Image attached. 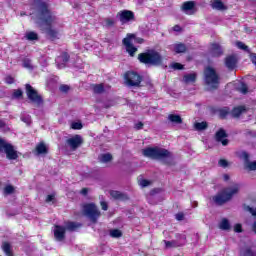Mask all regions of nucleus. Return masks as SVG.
I'll return each instance as SVG.
<instances>
[{"label": "nucleus", "instance_id": "obj_1", "mask_svg": "<svg viewBox=\"0 0 256 256\" xmlns=\"http://www.w3.org/2000/svg\"><path fill=\"white\" fill-rule=\"evenodd\" d=\"M35 8L33 12V18L35 19L36 25L40 27H48L46 29V34L52 41L58 39L59 32L51 28V25L57 22V17L53 15L51 9H49V4L41 0H34Z\"/></svg>", "mask_w": 256, "mask_h": 256}, {"label": "nucleus", "instance_id": "obj_2", "mask_svg": "<svg viewBox=\"0 0 256 256\" xmlns=\"http://www.w3.org/2000/svg\"><path fill=\"white\" fill-rule=\"evenodd\" d=\"M142 155L149 159H156L157 161H165V159H173V154L165 148L149 147L142 150Z\"/></svg>", "mask_w": 256, "mask_h": 256}, {"label": "nucleus", "instance_id": "obj_3", "mask_svg": "<svg viewBox=\"0 0 256 256\" xmlns=\"http://www.w3.org/2000/svg\"><path fill=\"white\" fill-rule=\"evenodd\" d=\"M239 189V184H235L232 187L224 189L222 192L213 197L214 203H216V205H225V203H228V201L233 199L234 195L239 193Z\"/></svg>", "mask_w": 256, "mask_h": 256}, {"label": "nucleus", "instance_id": "obj_4", "mask_svg": "<svg viewBox=\"0 0 256 256\" xmlns=\"http://www.w3.org/2000/svg\"><path fill=\"white\" fill-rule=\"evenodd\" d=\"M204 82L208 87L209 91H213L215 89H219V85L221 83V78L217 71L211 67H206L204 70Z\"/></svg>", "mask_w": 256, "mask_h": 256}, {"label": "nucleus", "instance_id": "obj_5", "mask_svg": "<svg viewBox=\"0 0 256 256\" xmlns=\"http://www.w3.org/2000/svg\"><path fill=\"white\" fill-rule=\"evenodd\" d=\"M82 213L84 217H87L91 223H97L99 217H101V211L97 205L93 203L84 204L82 206Z\"/></svg>", "mask_w": 256, "mask_h": 256}, {"label": "nucleus", "instance_id": "obj_6", "mask_svg": "<svg viewBox=\"0 0 256 256\" xmlns=\"http://www.w3.org/2000/svg\"><path fill=\"white\" fill-rule=\"evenodd\" d=\"M138 60L144 65H161V55L154 50L139 54Z\"/></svg>", "mask_w": 256, "mask_h": 256}, {"label": "nucleus", "instance_id": "obj_7", "mask_svg": "<svg viewBox=\"0 0 256 256\" xmlns=\"http://www.w3.org/2000/svg\"><path fill=\"white\" fill-rule=\"evenodd\" d=\"M0 153H5L7 159H9L10 161H14L15 159H17V157H19L17 155L15 148L11 144H9L7 141L1 138H0Z\"/></svg>", "mask_w": 256, "mask_h": 256}, {"label": "nucleus", "instance_id": "obj_8", "mask_svg": "<svg viewBox=\"0 0 256 256\" xmlns=\"http://www.w3.org/2000/svg\"><path fill=\"white\" fill-rule=\"evenodd\" d=\"M124 81L128 87H139L143 78L137 72L130 71L124 75Z\"/></svg>", "mask_w": 256, "mask_h": 256}, {"label": "nucleus", "instance_id": "obj_9", "mask_svg": "<svg viewBox=\"0 0 256 256\" xmlns=\"http://www.w3.org/2000/svg\"><path fill=\"white\" fill-rule=\"evenodd\" d=\"M236 157H238V159L244 162L245 169H248V171H256V161H249L251 155H249L247 151H236Z\"/></svg>", "mask_w": 256, "mask_h": 256}, {"label": "nucleus", "instance_id": "obj_10", "mask_svg": "<svg viewBox=\"0 0 256 256\" xmlns=\"http://www.w3.org/2000/svg\"><path fill=\"white\" fill-rule=\"evenodd\" d=\"M26 95L32 103L36 105H41L43 103V98L37 93V90L33 88L30 84H26Z\"/></svg>", "mask_w": 256, "mask_h": 256}, {"label": "nucleus", "instance_id": "obj_11", "mask_svg": "<svg viewBox=\"0 0 256 256\" xmlns=\"http://www.w3.org/2000/svg\"><path fill=\"white\" fill-rule=\"evenodd\" d=\"M116 17L119 19L122 25L130 23V21H135V13H133L131 10H122L117 13Z\"/></svg>", "mask_w": 256, "mask_h": 256}, {"label": "nucleus", "instance_id": "obj_12", "mask_svg": "<svg viewBox=\"0 0 256 256\" xmlns=\"http://www.w3.org/2000/svg\"><path fill=\"white\" fill-rule=\"evenodd\" d=\"M123 45L126 47V51L130 57H135L137 47L133 45V34H127L126 38L123 39Z\"/></svg>", "mask_w": 256, "mask_h": 256}, {"label": "nucleus", "instance_id": "obj_13", "mask_svg": "<svg viewBox=\"0 0 256 256\" xmlns=\"http://www.w3.org/2000/svg\"><path fill=\"white\" fill-rule=\"evenodd\" d=\"M67 145H69L72 151H75L79 149L81 145H83V137H81V135H75L72 138L67 140Z\"/></svg>", "mask_w": 256, "mask_h": 256}, {"label": "nucleus", "instance_id": "obj_14", "mask_svg": "<svg viewBox=\"0 0 256 256\" xmlns=\"http://www.w3.org/2000/svg\"><path fill=\"white\" fill-rule=\"evenodd\" d=\"M215 139L218 141V143H222L224 147L226 145H229V140L227 139V132L223 128H220L216 134H215Z\"/></svg>", "mask_w": 256, "mask_h": 256}, {"label": "nucleus", "instance_id": "obj_15", "mask_svg": "<svg viewBox=\"0 0 256 256\" xmlns=\"http://www.w3.org/2000/svg\"><path fill=\"white\" fill-rule=\"evenodd\" d=\"M67 63H69V54L65 52L56 58V65L58 69H65V67H67Z\"/></svg>", "mask_w": 256, "mask_h": 256}, {"label": "nucleus", "instance_id": "obj_16", "mask_svg": "<svg viewBox=\"0 0 256 256\" xmlns=\"http://www.w3.org/2000/svg\"><path fill=\"white\" fill-rule=\"evenodd\" d=\"M236 47H238V49H241L242 51H246V53H249L252 63L256 65V54L251 53V51L249 50V46L245 45V43L241 41H237Z\"/></svg>", "mask_w": 256, "mask_h": 256}, {"label": "nucleus", "instance_id": "obj_17", "mask_svg": "<svg viewBox=\"0 0 256 256\" xmlns=\"http://www.w3.org/2000/svg\"><path fill=\"white\" fill-rule=\"evenodd\" d=\"M65 227L56 225L54 226V237L56 241H63L65 239Z\"/></svg>", "mask_w": 256, "mask_h": 256}, {"label": "nucleus", "instance_id": "obj_18", "mask_svg": "<svg viewBox=\"0 0 256 256\" xmlns=\"http://www.w3.org/2000/svg\"><path fill=\"white\" fill-rule=\"evenodd\" d=\"M225 66L227 67V69H229L230 71H233V69H235V67H237V57L231 55V56H227L225 58Z\"/></svg>", "mask_w": 256, "mask_h": 256}, {"label": "nucleus", "instance_id": "obj_19", "mask_svg": "<svg viewBox=\"0 0 256 256\" xmlns=\"http://www.w3.org/2000/svg\"><path fill=\"white\" fill-rule=\"evenodd\" d=\"M212 57H221L223 55V48L217 43H213L210 48Z\"/></svg>", "mask_w": 256, "mask_h": 256}, {"label": "nucleus", "instance_id": "obj_20", "mask_svg": "<svg viewBox=\"0 0 256 256\" xmlns=\"http://www.w3.org/2000/svg\"><path fill=\"white\" fill-rule=\"evenodd\" d=\"M193 9H195V2L187 1L182 5V11L186 13V15H193Z\"/></svg>", "mask_w": 256, "mask_h": 256}, {"label": "nucleus", "instance_id": "obj_21", "mask_svg": "<svg viewBox=\"0 0 256 256\" xmlns=\"http://www.w3.org/2000/svg\"><path fill=\"white\" fill-rule=\"evenodd\" d=\"M110 195H111V197H113V199H118V201H126V199H129L127 194H125L123 192H119L117 190H112L110 192Z\"/></svg>", "mask_w": 256, "mask_h": 256}, {"label": "nucleus", "instance_id": "obj_22", "mask_svg": "<svg viewBox=\"0 0 256 256\" xmlns=\"http://www.w3.org/2000/svg\"><path fill=\"white\" fill-rule=\"evenodd\" d=\"M245 111H246L245 106H237L234 109H232L231 115L234 118H239L241 117V115H243V113H245Z\"/></svg>", "mask_w": 256, "mask_h": 256}, {"label": "nucleus", "instance_id": "obj_23", "mask_svg": "<svg viewBox=\"0 0 256 256\" xmlns=\"http://www.w3.org/2000/svg\"><path fill=\"white\" fill-rule=\"evenodd\" d=\"M212 9H216L217 11H225L227 7H225V4L221 2V0H213L211 3Z\"/></svg>", "mask_w": 256, "mask_h": 256}, {"label": "nucleus", "instance_id": "obj_24", "mask_svg": "<svg viewBox=\"0 0 256 256\" xmlns=\"http://www.w3.org/2000/svg\"><path fill=\"white\" fill-rule=\"evenodd\" d=\"M172 49L175 51V53H185V51H187V46H185L183 43H178L173 44Z\"/></svg>", "mask_w": 256, "mask_h": 256}, {"label": "nucleus", "instance_id": "obj_25", "mask_svg": "<svg viewBox=\"0 0 256 256\" xmlns=\"http://www.w3.org/2000/svg\"><path fill=\"white\" fill-rule=\"evenodd\" d=\"M79 227H81V223L67 222L64 229H66V231H77Z\"/></svg>", "mask_w": 256, "mask_h": 256}, {"label": "nucleus", "instance_id": "obj_26", "mask_svg": "<svg viewBox=\"0 0 256 256\" xmlns=\"http://www.w3.org/2000/svg\"><path fill=\"white\" fill-rule=\"evenodd\" d=\"M197 80V74L196 73H190V74H186L183 77V81L184 83H195V81Z\"/></svg>", "mask_w": 256, "mask_h": 256}, {"label": "nucleus", "instance_id": "obj_27", "mask_svg": "<svg viewBox=\"0 0 256 256\" xmlns=\"http://www.w3.org/2000/svg\"><path fill=\"white\" fill-rule=\"evenodd\" d=\"M219 229L222 231H229L231 229V224L227 218H223L219 223Z\"/></svg>", "mask_w": 256, "mask_h": 256}, {"label": "nucleus", "instance_id": "obj_28", "mask_svg": "<svg viewBox=\"0 0 256 256\" xmlns=\"http://www.w3.org/2000/svg\"><path fill=\"white\" fill-rule=\"evenodd\" d=\"M168 120H170L171 123H176V125H181V123H183V119L177 114L168 115Z\"/></svg>", "mask_w": 256, "mask_h": 256}, {"label": "nucleus", "instance_id": "obj_29", "mask_svg": "<svg viewBox=\"0 0 256 256\" xmlns=\"http://www.w3.org/2000/svg\"><path fill=\"white\" fill-rule=\"evenodd\" d=\"M2 251L6 256H13V252L11 251V244H9V242L2 243Z\"/></svg>", "mask_w": 256, "mask_h": 256}, {"label": "nucleus", "instance_id": "obj_30", "mask_svg": "<svg viewBox=\"0 0 256 256\" xmlns=\"http://www.w3.org/2000/svg\"><path fill=\"white\" fill-rule=\"evenodd\" d=\"M37 155H47V146L44 143H39L36 146Z\"/></svg>", "mask_w": 256, "mask_h": 256}, {"label": "nucleus", "instance_id": "obj_31", "mask_svg": "<svg viewBox=\"0 0 256 256\" xmlns=\"http://www.w3.org/2000/svg\"><path fill=\"white\" fill-rule=\"evenodd\" d=\"M25 38L27 41H37V39H39V35L34 31H30L25 34Z\"/></svg>", "mask_w": 256, "mask_h": 256}, {"label": "nucleus", "instance_id": "obj_32", "mask_svg": "<svg viewBox=\"0 0 256 256\" xmlns=\"http://www.w3.org/2000/svg\"><path fill=\"white\" fill-rule=\"evenodd\" d=\"M98 159L100 163H109V161L113 159V156L109 153H106V154H101Z\"/></svg>", "mask_w": 256, "mask_h": 256}, {"label": "nucleus", "instance_id": "obj_33", "mask_svg": "<svg viewBox=\"0 0 256 256\" xmlns=\"http://www.w3.org/2000/svg\"><path fill=\"white\" fill-rule=\"evenodd\" d=\"M93 91L97 95H101V93H105V87L103 86V84H96L93 86Z\"/></svg>", "mask_w": 256, "mask_h": 256}, {"label": "nucleus", "instance_id": "obj_34", "mask_svg": "<svg viewBox=\"0 0 256 256\" xmlns=\"http://www.w3.org/2000/svg\"><path fill=\"white\" fill-rule=\"evenodd\" d=\"M194 129H196V131H205V129H207V122H196Z\"/></svg>", "mask_w": 256, "mask_h": 256}, {"label": "nucleus", "instance_id": "obj_35", "mask_svg": "<svg viewBox=\"0 0 256 256\" xmlns=\"http://www.w3.org/2000/svg\"><path fill=\"white\" fill-rule=\"evenodd\" d=\"M110 237L114 239H119V237H123V233L119 229L110 230Z\"/></svg>", "mask_w": 256, "mask_h": 256}, {"label": "nucleus", "instance_id": "obj_36", "mask_svg": "<svg viewBox=\"0 0 256 256\" xmlns=\"http://www.w3.org/2000/svg\"><path fill=\"white\" fill-rule=\"evenodd\" d=\"M237 91H239V93H242V95H247V85L245 83H240L239 86H237Z\"/></svg>", "mask_w": 256, "mask_h": 256}, {"label": "nucleus", "instance_id": "obj_37", "mask_svg": "<svg viewBox=\"0 0 256 256\" xmlns=\"http://www.w3.org/2000/svg\"><path fill=\"white\" fill-rule=\"evenodd\" d=\"M21 121H23V123H26V125H31V116L29 114L22 113Z\"/></svg>", "mask_w": 256, "mask_h": 256}, {"label": "nucleus", "instance_id": "obj_38", "mask_svg": "<svg viewBox=\"0 0 256 256\" xmlns=\"http://www.w3.org/2000/svg\"><path fill=\"white\" fill-rule=\"evenodd\" d=\"M164 243H165L166 249H171V247H179V244H177V241L175 240H172V241L164 240Z\"/></svg>", "mask_w": 256, "mask_h": 256}, {"label": "nucleus", "instance_id": "obj_39", "mask_svg": "<svg viewBox=\"0 0 256 256\" xmlns=\"http://www.w3.org/2000/svg\"><path fill=\"white\" fill-rule=\"evenodd\" d=\"M243 209H244V211H248V213H251V215H252L253 217H256V209H254V208L248 206L247 204H244V205H243Z\"/></svg>", "mask_w": 256, "mask_h": 256}, {"label": "nucleus", "instance_id": "obj_40", "mask_svg": "<svg viewBox=\"0 0 256 256\" xmlns=\"http://www.w3.org/2000/svg\"><path fill=\"white\" fill-rule=\"evenodd\" d=\"M229 115V108H222L219 110V116L221 117V119H225V117H227Z\"/></svg>", "mask_w": 256, "mask_h": 256}, {"label": "nucleus", "instance_id": "obj_41", "mask_svg": "<svg viewBox=\"0 0 256 256\" xmlns=\"http://www.w3.org/2000/svg\"><path fill=\"white\" fill-rule=\"evenodd\" d=\"M14 191H15V188L12 185H7L4 188V195H11L14 193Z\"/></svg>", "mask_w": 256, "mask_h": 256}, {"label": "nucleus", "instance_id": "obj_42", "mask_svg": "<svg viewBox=\"0 0 256 256\" xmlns=\"http://www.w3.org/2000/svg\"><path fill=\"white\" fill-rule=\"evenodd\" d=\"M242 256H255V253H253V250L251 248H246L245 250L241 251Z\"/></svg>", "mask_w": 256, "mask_h": 256}, {"label": "nucleus", "instance_id": "obj_43", "mask_svg": "<svg viewBox=\"0 0 256 256\" xmlns=\"http://www.w3.org/2000/svg\"><path fill=\"white\" fill-rule=\"evenodd\" d=\"M12 97L14 99H21V97H23V91H21V89L14 90Z\"/></svg>", "mask_w": 256, "mask_h": 256}, {"label": "nucleus", "instance_id": "obj_44", "mask_svg": "<svg viewBox=\"0 0 256 256\" xmlns=\"http://www.w3.org/2000/svg\"><path fill=\"white\" fill-rule=\"evenodd\" d=\"M71 129L81 130L83 129V124L81 122H73L71 124Z\"/></svg>", "mask_w": 256, "mask_h": 256}, {"label": "nucleus", "instance_id": "obj_45", "mask_svg": "<svg viewBox=\"0 0 256 256\" xmlns=\"http://www.w3.org/2000/svg\"><path fill=\"white\" fill-rule=\"evenodd\" d=\"M105 26L106 27H113L115 25V20L111 19V18H107L105 21Z\"/></svg>", "mask_w": 256, "mask_h": 256}, {"label": "nucleus", "instance_id": "obj_46", "mask_svg": "<svg viewBox=\"0 0 256 256\" xmlns=\"http://www.w3.org/2000/svg\"><path fill=\"white\" fill-rule=\"evenodd\" d=\"M23 67H25V69H33V65L31 64V60L26 59L23 61Z\"/></svg>", "mask_w": 256, "mask_h": 256}, {"label": "nucleus", "instance_id": "obj_47", "mask_svg": "<svg viewBox=\"0 0 256 256\" xmlns=\"http://www.w3.org/2000/svg\"><path fill=\"white\" fill-rule=\"evenodd\" d=\"M140 187H149L151 185V181L142 179L139 181Z\"/></svg>", "mask_w": 256, "mask_h": 256}, {"label": "nucleus", "instance_id": "obj_48", "mask_svg": "<svg viewBox=\"0 0 256 256\" xmlns=\"http://www.w3.org/2000/svg\"><path fill=\"white\" fill-rule=\"evenodd\" d=\"M145 40L143 38H137V36H135V34H133V38H132V43H144Z\"/></svg>", "mask_w": 256, "mask_h": 256}, {"label": "nucleus", "instance_id": "obj_49", "mask_svg": "<svg viewBox=\"0 0 256 256\" xmlns=\"http://www.w3.org/2000/svg\"><path fill=\"white\" fill-rule=\"evenodd\" d=\"M218 165L220 167H224L225 168V167H227V165H229V163L225 159H220L219 162H218Z\"/></svg>", "mask_w": 256, "mask_h": 256}, {"label": "nucleus", "instance_id": "obj_50", "mask_svg": "<svg viewBox=\"0 0 256 256\" xmlns=\"http://www.w3.org/2000/svg\"><path fill=\"white\" fill-rule=\"evenodd\" d=\"M172 69L181 70V69H183V64H180V63H173V64H172Z\"/></svg>", "mask_w": 256, "mask_h": 256}, {"label": "nucleus", "instance_id": "obj_51", "mask_svg": "<svg viewBox=\"0 0 256 256\" xmlns=\"http://www.w3.org/2000/svg\"><path fill=\"white\" fill-rule=\"evenodd\" d=\"M14 79H13V77H11V76H7L6 78H5V82L8 84V85H12V83H14Z\"/></svg>", "mask_w": 256, "mask_h": 256}, {"label": "nucleus", "instance_id": "obj_52", "mask_svg": "<svg viewBox=\"0 0 256 256\" xmlns=\"http://www.w3.org/2000/svg\"><path fill=\"white\" fill-rule=\"evenodd\" d=\"M234 231H235L236 233H241V232L243 231L241 224H236V225L234 226Z\"/></svg>", "mask_w": 256, "mask_h": 256}, {"label": "nucleus", "instance_id": "obj_53", "mask_svg": "<svg viewBox=\"0 0 256 256\" xmlns=\"http://www.w3.org/2000/svg\"><path fill=\"white\" fill-rule=\"evenodd\" d=\"M177 221H183V219L185 218V215L183 213H178L175 215Z\"/></svg>", "mask_w": 256, "mask_h": 256}, {"label": "nucleus", "instance_id": "obj_54", "mask_svg": "<svg viewBox=\"0 0 256 256\" xmlns=\"http://www.w3.org/2000/svg\"><path fill=\"white\" fill-rule=\"evenodd\" d=\"M60 91H62V93H67V91H69V86L61 85L60 86Z\"/></svg>", "mask_w": 256, "mask_h": 256}, {"label": "nucleus", "instance_id": "obj_55", "mask_svg": "<svg viewBox=\"0 0 256 256\" xmlns=\"http://www.w3.org/2000/svg\"><path fill=\"white\" fill-rule=\"evenodd\" d=\"M53 199H55V195L54 194H50L46 197V203H51V201H53Z\"/></svg>", "mask_w": 256, "mask_h": 256}, {"label": "nucleus", "instance_id": "obj_56", "mask_svg": "<svg viewBox=\"0 0 256 256\" xmlns=\"http://www.w3.org/2000/svg\"><path fill=\"white\" fill-rule=\"evenodd\" d=\"M135 129H137L138 131H139L140 129H143V122H138V123H136V124H135Z\"/></svg>", "mask_w": 256, "mask_h": 256}, {"label": "nucleus", "instance_id": "obj_57", "mask_svg": "<svg viewBox=\"0 0 256 256\" xmlns=\"http://www.w3.org/2000/svg\"><path fill=\"white\" fill-rule=\"evenodd\" d=\"M101 207H102V209H103V211H107V209H108V206H107V202H101Z\"/></svg>", "mask_w": 256, "mask_h": 256}, {"label": "nucleus", "instance_id": "obj_58", "mask_svg": "<svg viewBox=\"0 0 256 256\" xmlns=\"http://www.w3.org/2000/svg\"><path fill=\"white\" fill-rule=\"evenodd\" d=\"M172 29H173V31H175L176 33H179V31H181V26L175 25Z\"/></svg>", "mask_w": 256, "mask_h": 256}, {"label": "nucleus", "instance_id": "obj_59", "mask_svg": "<svg viewBox=\"0 0 256 256\" xmlns=\"http://www.w3.org/2000/svg\"><path fill=\"white\" fill-rule=\"evenodd\" d=\"M80 193L81 195H87V193H89V190L87 188H83Z\"/></svg>", "mask_w": 256, "mask_h": 256}, {"label": "nucleus", "instance_id": "obj_60", "mask_svg": "<svg viewBox=\"0 0 256 256\" xmlns=\"http://www.w3.org/2000/svg\"><path fill=\"white\" fill-rule=\"evenodd\" d=\"M223 178H224V181H229V175L228 174H224Z\"/></svg>", "mask_w": 256, "mask_h": 256}, {"label": "nucleus", "instance_id": "obj_61", "mask_svg": "<svg viewBox=\"0 0 256 256\" xmlns=\"http://www.w3.org/2000/svg\"><path fill=\"white\" fill-rule=\"evenodd\" d=\"M0 127H1V128L5 127V122H3V121L0 120Z\"/></svg>", "mask_w": 256, "mask_h": 256}, {"label": "nucleus", "instance_id": "obj_62", "mask_svg": "<svg viewBox=\"0 0 256 256\" xmlns=\"http://www.w3.org/2000/svg\"><path fill=\"white\" fill-rule=\"evenodd\" d=\"M253 231L256 233V221L253 223Z\"/></svg>", "mask_w": 256, "mask_h": 256}, {"label": "nucleus", "instance_id": "obj_63", "mask_svg": "<svg viewBox=\"0 0 256 256\" xmlns=\"http://www.w3.org/2000/svg\"><path fill=\"white\" fill-rule=\"evenodd\" d=\"M138 1V3H143V0H137Z\"/></svg>", "mask_w": 256, "mask_h": 256}]
</instances>
